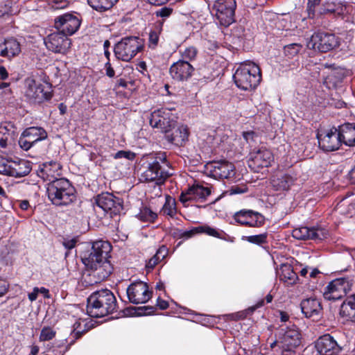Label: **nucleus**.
Returning <instances> with one entry per match:
<instances>
[{"instance_id":"f257e3e1","label":"nucleus","mask_w":355,"mask_h":355,"mask_svg":"<svg viewBox=\"0 0 355 355\" xmlns=\"http://www.w3.org/2000/svg\"><path fill=\"white\" fill-rule=\"evenodd\" d=\"M112 246L109 242L97 241L93 243L90 252L82 258L86 267L82 281L85 286H92L105 279L113 268L108 258Z\"/></svg>"},{"instance_id":"f03ea898","label":"nucleus","mask_w":355,"mask_h":355,"mask_svg":"<svg viewBox=\"0 0 355 355\" xmlns=\"http://www.w3.org/2000/svg\"><path fill=\"white\" fill-rule=\"evenodd\" d=\"M116 299L109 289L93 293L87 299V312L93 318H101L116 311Z\"/></svg>"},{"instance_id":"7ed1b4c3","label":"nucleus","mask_w":355,"mask_h":355,"mask_svg":"<svg viewBox=\"0 0 355 355\" xmlns=\"http://www.w3.org/2000/svg\"><path fill=\"white\" fill-rule=\"evenodd\" d=\"M46 191L49 199L56 206L68 205L76 200L75 189L65 178L49 182Z\"/></svg>"},{"instance_id":"20e7f679","label":"nucleus","mask_w":355,"mask_h":355,"mask_svg":"<svg viewBox=\"0 0 355 355\" xmlns=\"http://www.w3.org/2000/svg\"><path fill=\"white\" fill-rule=\"evenodd\" d=\"M236 86L243 90L255 89L260 83L261 73L259 67L253 62L241 64L234 73Z\"/></svg>"},{"instance_id":"39448f33","label":"nucleus","mask_w":355,"mask_h":355,"mask_svg":"<svg viewBox=\"0 0 355 355\" xmlns=\"http://www.w3.org/2000/svg\"><path fill=\"white\" fill-rule=\"evenodd\" d=\"M278 333L281 355H300L297 349L302 338L298 328L294 324L281 327Z\"/></svg>"},{"instance_id":"423d86ee","label":"nucleus","mask_w":355,"mask_h":355,"mask_svg":"<svg viewBox=\"0 0 355 355\" xmlns=\"http://www.w3.org/2000/svg\"><path fill=\"white\" fill-rule=\"evenodd\" d=\"M144 48V41L139 37L122 38L114 46L116 57L123 61L131 60Z\"/></svg>"},{"instance_id":"0eeeda50","label":"nucleus","mask_w":355,"mask_h":355,"mask_svg":"<svg viewBox=\"0 0 355 355\" xmlns=\"http://www.w3.org/2000/svg\"><path fill=\"white\" fill-rule=\"evenodd\" d=\"M165 164L168 166L166 156L164 153L157 155L155 160L148 164L147 169L144 172L142 177L146 182H155L156 184L161 185L171 175L160 164Z\"/></svg>"},{"instance_id":"6e6552de","label":"nucleus","mask_w":355,"mask_h":355,"mask_svg":"<svg viewBox=\"0 0 355 355\" xmlns=\"http://www.w3.org/2000/svg\"><path fill=\"white\" fill-rule=\"evenodd\" d=\"M236 7L235 0H216L212 6V12L220 24L227 27L234 21Z\"/></svg>"},{"instance_id":"1a4fd4ad","label":"nucleus","mask_w":355,"mask_h":355,"mask_svg":"<svg viewBox=\"0 0 355 355\" xmlns=\"http://www.w3.org/2000/svg\"><path fill=\"white\" fill-rule=\"evenodd\" d=\"M352 282L349 278H339L330 282L325 287L323 296L327 300H338L351 290Z\"/></svg>"},{"instance_id":"9d476101","label":"nucleus","mask_w":355,"mask_h":355,"mask_svg":"<svg viewBox=\"0 0 355 355\" xmlns=\"http://www.w3.org/2000/svg\"><path fill=\"white\" fill-rule=\"evenodd\" d=\"M338 45V38L334 34L324 32L314 33L307 42L308 48L320 52H327Z\"/></svg>"},{"instance_id":"9b49d317","label":"nucleus","mask_w":355,"mask_h":355,"mask_svg":"<svg viewBox=\"0 0 355 355\" xmlns=\"http://www.w3.org/2000/svg\"><path fill=\"white\" fill-rule=\"evenodd\" d=\"M149 122L153 128H159L164 133L176 124L175 116L168 108L155 110L150 114Z\"/></svg>"},{"instance_id":"f8f14e48","label":"nucleus","mask_w":355,"mask_h":355,"mask_svg":"<svg viewBox=\"0 0 355 355\" xmlns=\"http://www.w3.org/2000/svg\"><path fill=\"white\" fill-rule=\"evenodd\" d=\"M46 49L55 53L66 54L71 47V40L60 31L48 35L44 39Z\"/></svg>"},{"instance_id":"ddd939ff","label":"nucleus","mask_w":355,"mask_h":355,"mask_svg":"<svg viewBox=\"0 0 355 355\" xmlns=\"http://www.w3.org/2000/svg\"><path fill=\"white\" fill-rule=\"evenodd\" d=\"M80 24L81 19L79 16L71 13H65L54 19L55 28L67 36L74 34L80 28Z\"/></svg>"},{"instance_id":"4468645a","label":"nucleus","mask_w":355,"mask_h":355,"mask_svg":"<svg viewBox=\"0 0 355 355\" xmlns=\"http://www.w3.org/2000/svg\"><path fill=\"white\" fill-rule=\"evenodd\" d=\"M25 96L33 103H42L44 100L51 98L49 92H45V86L41 83H37L32 78H27L24 81Z\"/></svg>"},{"instance_id":"2eb2a0df","label":"nucleus","mask_w":355,"mask_h":355,"mask_svg":"<svg viewBox=\"0 0 355 355\" xmlns=\"http://www.w3.org/2000/svg\"><path fill=\"white\" fill-rule=\"evenodd\" d=\"M343 347L342 343L330 334L321 336L315 343V348L320 355H338Z\"/></svg>"},{"instance_id":"dca6fc26","label":"nucleus","mask_w":355,"mask_h":355,"mask_svg":"<svg viewBox=\"0 0 355 355\" xmlns=\"http://www.w3.org/2000/svg\"><path fill=\"white\" fill-rule=\"evenodd\" d=\"M273 160L272 153L264 147L253 150L250 153L248 166L254 172L261 168L268 167Z\"/></svg>"},{"instance_id":"f3484780","label":"nucleus","mask_w":355,"mask_h":355,"mask_svg":"<svg viewBox=\"0 0 355 355\" xmlns=\"http://www.w3.org/2000/svg\"><path fill=\"white\" fill-rule=\"evenodd\" d=\"M129 301L135 304L147 302L151 297L148 285L143 282H135L127 288Z\"/></svg>"},{"instance_id":"a211bd4d","label":"nucleus","mask_w":355,"mask_h":355,"mask_svg":"<svg viewBox=\"0 0 355 355\" xmlns=\"http://www.w3.org/2000/svg\"><path fill=\"white\" fill-rule=\"evenodd\" d=\"M96 205L105 212L110 211L111 214L116 215L123 210V202L110 193L98 195L96 198Z\"/></svg>"},{"instance_id":"6ab92c4d","label":"nucleus","mask_w":355,"mask_h":355,"mask_svg":"<svg viewBox=\"0 0 355 355\" xmlns=\"http://www.w3.org/2000/svg\"><path fill=\"white\" fill-rule=\"evenodd\" d=\"M210 194L211 189L209 187L197 183L182 192L180 201L184 205L189 201L203 202Z\"/></svg>"},{"instance_id":"aec40b11","label":"nucleus","mask_w":355,"mask_h":355,"mask_svg":"<svg viewBox=\"0 0 355 355\" xmlns=\"http://www.w3.org/2000/svg\"><path fill=\"white\" fill-rule=\"evenodd\" d=\"M233 218L240 225L248 227H260L264 223V217L252 210H240L234 214Z\"/></svg>"},{"instance_id":"412c9836","label":"nucleus","mask_w":355,"mask_h":355,"mask_svg":"<svg viewBox=\"0 0 355 355\" xmlns=\"http://www.w3.org/2000/svg\"><path fill=\"white\" fill-rule=\"evenodd\" d=\"M318 144L321 149L326 152L336 150L341 145V139L336 128L331 129L325 135H318Z\"/></svg>"},{"instance_id":"4be33fe9","label":"nucleus","mask_w":355,"mask_h":355,"mask_svg":"<svg viewBox=\"0 0 355 355\" xmlns=\"http://www.w3.org/2000/svg\"><path fill=\"white\" fill-rule=\"evenodd\" d=\"M194 71L193 66L185 60H178L173 63L169 69L171 78L177 81L188 80Z\"/></svg>"},{"instance_id":"5701e85b","label":"nucleus","mask_w":355,"mask_h":355,"mask_svg":"<svg viewBox=\"0 0 355 355\" xmlns=\"http://www.w3.org/2000/svg\"><path fill=\"white\" fill-rule=\"evenodd\" d=\"M37 173L44 181L53 182L59 179L58 177L61 175V166L56 162H45L40 165Z\"/></svg>"},{"instance_id":"b1692460","label":"nucleus","mask_w":355,"mask_h":355,"mask_svg":"<svg viewBox=\"0 0 355 355\" xmlns=\"http://www.w3.org/2000/svg\"><path fill=\"white\" fill-rule=\"evenodd\" d=\"M302 313L307 318L318 319L322 315V308L319 300L310 297L303 300L300 303Z\"/></svg>"},{"instance_id":"393cba45","label":"nucleus","mask_w":355,"mask_h":355,"mask_svg":"<svg viewBox=\"0 0 355 355\" xmlns=\"http://www.w3.org/2000/svg\"><path fill=\"white\" fill-rule=\"evenodd\" d=\"M164 134L168 141L178 146H183L189 137L187 126L176 127V124L174 125V127L170 128L168 132H164Z\"/></svg>"},{"instance_id":"a878e982","label":"nucleus","mask_w":355,"mask_h":355,"mask_svg":"<svg viewBox=\"0 0 355 355\" xmlns=\"http://www.w3.org/2000/svg\"><path fill=\"white\" fill-rule=\"evenodd\" d=\"M292 236L298 240H322L324 237V230L322 229L300 227L293 230Z\"/></svg>"},{"instance_id":"bb28decb","label":"nucleus","mask_w":355,"mask_h":355,"mask_svg":"<svg viewBox=\"0 0 355 355\" xmlns=\"http://www.w3.org/2000/svg\"><path fill=\"white\" fill-rule=\"evenodd\" d=\"M213 176L220 179H228L234 176L235 168L233 164L227 161L214 162L211 164Z\"/></svg>"},{"instance_id":"cd10ccee","label":"nucleus","mask_w":355,"mask_h":355,"mask_svg":"<svg viewBox=\"0 0 355 355\" xmlns=\"http://www.w3.org/2000/svg\"><path fill=\"white\" fill-rule=\"evenodd\" d=\"M296 178L288 173H278L273 175L270 183L276 191H287L294 184Z\"/></svg>"},{"instance_id":"c85d7f7f","label":"nucleus","mask_w":355,"mask_h":355,"mask_svg":"<svg viewBox=\"0 0 355 355\" xmlns=\"http://www.w3.org/2000/svg\"><path fill=\"white\" fill-rule=\"evenodd\" d=\"M179 232V235L180 236V237L186 238H189L196 233H204L209 236H211L219 239H223V235L225 234L223 231L216 230L207 225L199 226L193 228L191 231L182 232L180 230Z\"/></svg>"},{"instance_id":"c756f323","label":"nucleus","mask_w":355,"mask_h":355,"mask_svg":"<svg viewBox=\"0 0 355 355\" xmlns=\"http://www.w3.org/2000/svg\"><path fill=\"white\" fill-rule=\"evenodd\" d=\"M341 141L349 146H355V124L345 123L338 130Z\"/></svg>"},{"instance_id":"7c9ffc66","label":"nucleus","mask_w":355,"mask_h":355,"mask_svg":"<svg viewBox=\"0 0 355 355\" xmlns=\"http://www.w3.org/2000/svg\"><path fill=\"white\" fill-rule=\"evenodd\" d=\"M280 280L288 285L294 284L298 279L295 272L293 271L291 265L282 264L278 272Z\"/></svg>"},{"instance_id":"2f4dec72","label":"nucleus","mask_w":355,"mask_h":355,"mask_svg":"<svg viewBox=\"0 0 355 355\" xmlns=\"http://www.w3.org/2000/svg\"><path fill=\"white\" fill-rule=\"evenodd\" d=\"M340 313L343 317L355 322V295L343 302L340 306Z\"/></svg>"},{"instance_id":"473e14b6","label":"nucleus","mask_w":355,"mask_h":355,"mask_svg":"<svg viewBox=\"0 0 355 355\" xmlns=\"http://www.w3.org/2000/svg\"><path fill=\"white\" fill-rule=\"evenodd\" d=\"M22 134L31 140L34 144L44 140L47 137L46 130L40 127H30L26 128Z\"/></svg>"},{"instance_id":"72a5a7b5","label":"nucleus","mask_w":355,"mask_h":355,"mask_svg":"<svg viewBox=\"0 0 355 355\" xmlns=\"http://www.w3.org/2000/svg\"><path fill=\"white\" fill-rule=\"evenodd\" d=\"M31 163L24 159L13 162L12 175L15 178H22L28 175L31 171Z\"/></svg>"},{"instance_id":"f704fd0d","label":"nucleus","mask_w":355,"mask_h":355,"mask_svg":"<svg viewBox=\"0 0 355 355\" xmlns=\"http://www.w3.org/2000/svg\"><path fill=\"white\" fill-rule=\"evenodd\" d=\"M4 46L6 57L12 58L21 52L20 44L14 38L5 40Z\"/></svg>"},{"instance_id":"c9c22d12","label":"nucleus","mask_w":355,"mask_h":355,"mask_svg":"<svg viewBox=\"0 0 355 355\" xmlns=\"http://www.w3.org/2000/svg\"><path fill=\"white\" fill-rule=\"evenodd\" d=\"M118 0H87L88 4L94 10L103 12L111 8Z\"/></svg>"},{"instance_id":"e433bc0d","label":"nucleus","mask_w":355,"mask_h":355,"mask_svg":"<svg viewBox=\"0 0 355 355\" xmlns=\"http://www.w3.org/2000/svg\"><path fill=\"white\" fill-rule=\"evenodd\" d=\"M177 213L175 200L171 196H166L165 203L161 210V214L170 217H173Z\"/></svg>"},{"instance_id":"4c0bfd02","label":"nucleus","mask_w":355,"mask_h":355,"mask_svg":"<svg viewBox=\"0 0 355 355\" xmlns=\"http://www.w3.org/2000/svg\"><path fill=\"white\" fill-rule=\"evenodd\" d=\"M73 337L76 339L81 337L85 332L88 331L89 329L92 327L91 325L89 324L85 320L78 319L73 324Z\"/></svg>"},{"instance_id":"58836bf2","label":"nucleus","mask_w":355,"mask_h":355,"mask_svg":"<svg viewBox=\"0 0 355 355\" xmlns=\"http://www.w3.org/2000/svg\"><path fill=\"white\" fill-rule=\"evenodd\" d=\"M137 216L139 220L144 222H153L157 217L155 212L146 206L140 209V211Z\"/></svg>"},{"instance_id":"ea45409f","label":"nucleus","mask_w":355,"mask_h":355,"mask_svg":"<svg viewBox=\"0 0 355 355\" xmlns=\"http://www.w3.org/2000/svg\"><path fill=\"white\" fill-rule=\"evenodd\" d=\"M340 8V6L335 4L332 1L326 2L322 7H320L318 10V15H326V14H333L338 13V9Z\"/></svg>"},{"instance_id":"a19ab883","label":"nucleus","mask_w":355,"mask_h":355,"mask_svg":"<svg viewBox=\"0 0 355 355\" xmlns=\"http://www.w3.org/2000/svg\"><path fill=\"white\" fill-rule=\"evenodd\" d=\"M13 162L12 160L0 159V174L12 176Z\"/></svg>"},{"instance_id":"79ce46f5","label":"nucleus","mask_w":355,"mask_h":355,"mask_svg":"<svg viewBox=\"0 0 355 355\" xmlns=\"http://www.w3.org/2000/svg\"><path fill=\"white\" fill-rule=\"evenodd\" d=\"M182 60L188 62L194 60L198 54V50L194 46H189L180 51Z\"/></svg>"},{"instance_id":"37998d69","label":"nucleus","mask_w":355,"mask_h":355,"mask_svg":"<svg viewBox=\"0 0 355 355\" xmlns=\"http://www.w3.org/2000/svg\"><path fill=\"white\" fill-rule=\"evenodd\" d=\"M302 49V46L297 43L286 45L284 48V55L288 58H293L297 55Z\"/></svg>"},{"instance_id":"c03bdc74","label":"nucleus","mask_w":355,"mask_h":355,"mask_svg":"<svg viewBox=\"0 0 355 355\" xmlns=\"http://www.w3.org/2000/svg\"><path fill=\"white\" fill-rule=\"evenodd\" d=\"M56 331L50 327H44L42 329L39 337L40 341H49L55 338Z\"/></svg>"},{"instance_id":"a18cd8bd","label":"nucleus","mask_w":355,"mask_h":355,"mask_svg":"<svg viewBox=\"0 0 355 355\" xmlns=\"http://www.w3.org/2000/svg\"><path fill=\"white\" fill-rule=\"evenodd\" d=\"M267 237L268 234L263 233L257 235L245 236L244 239L253 244L261 245L267 243Z\"/></svg>"},{"instance_id":"49530a36","label":"nucleus","mask_w":355,"mask_h":355,"mask_svg":"<svg viewBox=\"0 0 355 355\" xmlns=\"http://www.w3.org/2000/svg\"><path fill=\"white\" fill-rule=\"evenodd\" d=\"M136 154L130 150H119L113 155V157L116 159L125 158L128 160H133Z\"/></svg>"},{"instance_id":"de8ad7c7","label":"nucleus","mask_w":355,"mask_h":355,"mask_svg":"<svg viewBox=\"0 0 355 355\" xmlns=\"http://www.w3.org/2000/svg\"><path fill=\"white\" fill-rule=\"evenodd\" d=\"M19 145L23 150H28L34 145V144L21 134L19 139Z\"/></svg>"},{"instance_id":"09e8293b","label":"nucleus","mask_w":355,"mask_h":355,"mask_svg":"<svg viewBox=\"0 0 355 355\" xmlns=\"http://www.w3.org/2000/svg\"><path fill=\"white\" fill-rule=\"evenodd\" d=\"M320 0H309L307 11L309 17L313 18L315 15V6H318Z\"/></svg>"},{"instance_id":"8fccbe9b","label":"nucleus","mask_w":355,"mask_h":355,"mask_svg":"<svg viewBox=\"0 0 355 355\" xmlns=\"http://www.w3.org/2000/svg\"><path fill=\"white\" fill-rule=\"evenodd\" d=\"M173 8L169 7H162L160 9L157 10L155 12V15L157 17H159L164 19L165 18L168 17L173 13Z\"/></svg>"},{"instance_id":"3c124183","label":"nucleus","mask_w":355,"mask_h":355,"mask_svg":"<svg viewBox=\"0 0 355 355\" xmlns=\"http://www.w3.org/2000/svg\"><path fill=\"white\" fill-rule=\"evenodd\" d=\"M159 41V35L156 31H150L149 33L148 46L150 48L155 49Z\"/></svg>"},{"instance_id":"603ef678","label":"nucleus","mask_w":355,"mask_h":355,"mask_svg":"<svg viewBox=\"0 0 355 355\" xmlns=\"http://www.w3.org/2000/svg\"><path fill=\"white\" fill-rule=\"evenodd\" d=\"M167 254L168 249L164 245L160 247L155 254L156 257H157L158 259H159L161 261L163 260L167 256Z\"/></svg>"},{"instance_id":"864d4df0","label":"nucleus","mask_w":355,"mask_h":355,"mask_svg":"<svg viewBox=\"0 0 355 355\" xmlns=\"http://www.w3.org/2000/svg\"><path fill=\"white\" fill-rule=\"evenodd\" d=\"M8 289V282L0 277V297L4 295Z\"/></svg>"},{"instance_id":"5fc2aeb1","label":"nucleus","mask_w":355,"mask_h":355,"mask_svg":"<svg viewBox=\"0 0 355 355\" xmlns=\"http://www.w3.org/2000/svg\"><path fill=\"white\" fill-rule=\"evenodd\" d=\"M161 260L155 254L146 263V268L153 269Z\"/></svg>"},{"instance_id":"6e6d98bb","label":"nucleus","mask_w":355,"mask_h":355,"mask_svg":"<svg viewBox=\"0 0 355 355\" xmlns=\"http://www.w3.org/2000/svg\"><path fill=\"white\" fill-rule=\"evenodd\" d=\"M67 6H68V2L67 1L61 0V1H54V4L52 6L55 9H62V8H67Z\"/></svg>"},{"instance_id":"4d7b16f0","label":"nucleus","mask_w":355,"mask_h":355,"mask_svg":"<svg viewBox=\"0 0 355 355\" xmlns=\"http://www.w3.org/2000/svg\"><path fill=\"white\" fill-rule=\"evenodd\" d=\"M105 70H106V75L110 77V78H112L114 76V74H115V72H114V69L112 68V67L111 66V64L110 63V62H107L106 64H105Z\"/></svg>"},{"instance_id":"13d9d810","label":"nucleus","mask_w":355,"mask_h":355,"mask_svg":"<svg viewBox=\"0 0 355 355\" xmlns=\"http://www.w3.org/2000/svg\"><path fill=\"white\" fill-rule=\"evenodd\" d=\"M8 78V72L4 66H0V78L2 80Z\"/></svg>"},{"instance_id":"bf43d9fd","label":"nucleus","mask_w":355,"mask_h":355,"mask_svg":"<svg viewBox=\"0 0 355 355\" xmlns=\"http://www.w3.org/2000/svg\"><path fill=\"white\" fill-rule=\"evenodd\" d=\"M38 293H39V288H36V287L34 288L33 292H31L28 294V299L30 300V301L33 302V301L36 300Z\"/></svg>"},{"instance_id":"052dcab7","label":"nucleus","mask_w":355,"mask_h":355,"mask_svg":"<svg viewBox=\"0 0 355 355\" xmlns=\"http://www.w3.org/2000/svg\"><path fill=\"white\" fill-rule=\"evenodd\" d=\"M157 306L160 309L165 310L168 307V303L162 299L158 298Z\"/></svg>"},{"instance_id":"680f3d73","label":"nucleus","mask_w":355,"mask_h":355,"mask_svg":"<svg viewBox=\"0 0 355 355\" xmlns=\"http://www.w3.org/2000/svg\"><path fill=\"white\" fill-rule=\"evenodd\" d=\"M152 5L161 6L167 3L169 0H147Z\"/></svg>"},{"instance_id":"e2e57ef3","label":"nucleus","mask_w":355,"mask_h":355,"mask_svg":"<svg viewBox=\"0 0 355 355\" xmlns=\"http://www.w3.org/2000/svg\"><path fill=\"white\" fill-rule=\"evenodd\" d=\"M243 192H244V190L240 189L238 186L232 187L230 189V194H238V193H241Z\"/></svg>"},{"instance_id":"0e129e2a","label":"nucleus","mask_w":355,"mask_h":355,"mask_svg":"<svg viewBox=\"0 0 355 355\" xmlns=\"http://www.w3.org/2000/svg\"><path fill=\"white\" fill-rule=\"evenodd\" d=\"M320 274V271L318 268H313L309 274V276L311 278H316Z\"/></svg>"},{"instance_id":"69168bd1","label":"nucleus","mask_w":355,"mask_h":355,"mask_svg":"<svg viewBox=\"0 0 355 355\" xmlns=\"http://www.w3.org/2000/svg\"><path fill=\"white\" fill-rule=\"evenodd\" d=\"M19 207L23 210H26L29 207V202L27 200L20 202Z\"/></svg>"},{"instance_id":"338daca9","label":"nucleus","mask_w":355,"mask_h":355,"mask_svg":"<svg viewBox=\"0 0 355 355\" xmlns=\"http://www.w3.org/2000/svg\"><path fill=\"white\" fill-rule=\"evenodd\" d=\"M281 320L282 322H286L288 320V315L285 312H280Z\"/></svg>"},{"instance_id":"774afa93","label":"nucleus","mask_w":355,"mask_h":355,"mask_svg":"<svg viewBox=\"0 0 355 355\" xmlns=\"http://www.w3.org/2000/svg\"><path fill=\"white\" fill-rule=\"evenodd\" d=\"M39 352V347L36 345L32 346L31 354L37 355Z\"/></svg>"}]
</instances>
